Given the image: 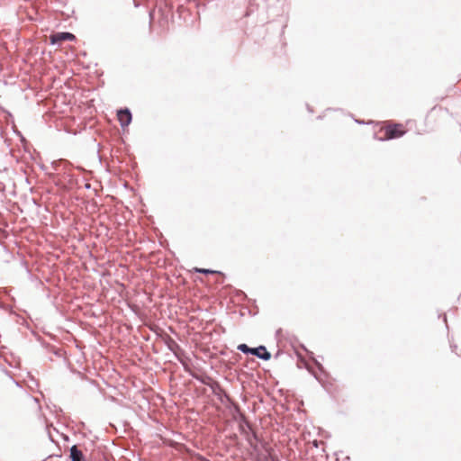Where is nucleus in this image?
I'll use <instances>...</instances> for the list:
<instances>
[{"mask_svg": "<svg viewBox=\"0 0 461 461\" xmlns=\"http://www.w3.org/2000/svg\"><path fill=\"white\" fill-rule=\"evenodd\" d=\"M238 349L245 354H252L257 356L258 358L268 360L271 357V354L267 350L266 347L259 346L258 348H249L246 344H240Z\"/></svg>", "mask_w": 461, "mask_h": 461, "instance_id": "f257e3e1", "label": "nucleus"}, {"mask_svg": "<svg viewBox=\"0 0 461 461\" xmlns=\"http://www.w3.org/2000/svg\"><path fill=\"white\" fill-rule=\"evenodd\" d=\"M404 131L402 130V125L395 124L393 126H387L384 129V139L390 140L402 136Z\"/></svg>", "mask_w": 461, "mask_h": 461, "instance_id": "f03ea898", "label": "nucleus"}, {"mask_svg": "<svg viewBox=\"0 0 461 461\" xmlns=\"http://www.w3.org/2000/svg\"><path fill=\"white\" fill-rule=\"evenodd\" d=\"M75 35L70 32H57L50 35V42L52 44H59L65 41H73Z\"/></svg>", "mask_w": 461, "mask_h": 461, "instance_id": "7ed1b4c3", "label": "nucleus"}, {"mask_svg": "<svg viewBox=\"0 0 461 461\" xmlns=\"http://www.w3.org/2000/svg\"><path fill=\"white\" fill-rule=\"evenodd\" d=\"M117 116L122 127L128 126L131 122V113L128 109L120 110Z\"/></svg>", "mask_w": 461, "mask_h": 461, "instance_id": "20e7f679", "label": "nucleus"}, {"mask_svg": "<svg viewBox=\"0 0 461 461\" xmlns=\"http://www.w3.org/2000/svg\"><path fill=\"white\" fill-rule=\"evenodd\" d=\"M70 457L72 461H83V453L77 446H73L70 448Z\"/></svg>", "mask_w": 461, "mask_h": 461, "instance_id": "39448f33", "label": "nucleus"}, {"mask_svg": "<svg viewBox=\"0 0 461 461\" xmlns=\"http://www.w3.org/2000/svg\"><path fill=\"white\" fill-rule=\"evenodd\" d=\"M195 271L199 272V273H203V274H214V273H216L215 271H212V270H210V269H205V268H195Z\"/></svg>", "mask_w": 461, "mask_h": 461, "instance_id": "423d86ee", "label": "nucleus"}, {"mask_svg": "<svg viewBox=\"0 0 461 461\" xmlns=\"http://www.w3.org/2000/svg\"><path fill=\"white\" fill-rule=\"evenodd\" d=\"M267 458L269 461H279L277 457L274 456L271 453H268Z\"/></svg>", "mask_w": 461, "mask_h": 461, "instance_id": "0eeeda50", "label": "nucleus"}]
</instances>
